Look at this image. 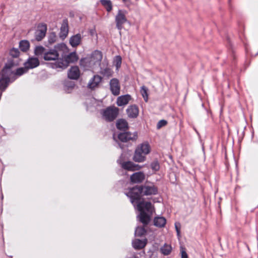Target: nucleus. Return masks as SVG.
Masks as SVG:
<instances>
[{"label": "nucleus", "instance_id": "obj_1", "mask_svg": "<svg viewBox=\"0 0 258 258\" xmlns=\"http://www.w3.org/2000/svg\"><path fill=\"white\" fill-rule=\"evenodd\" d=\"M136 206L140 212L139 215L137 216L138 219L144 226L148 225L153 212L151 203L142 201Z\"/></svg>", "mask_w": 258, "mask_h": 258}, {"label": "nucleus", "instance_id": "obj_2", "mask_svg": "<svg viewBox=\"0 0 258 258\" xmlns=\"http://www.w3.org/2000/svg\"><path fill=\"white\" fill-rule=\"evenodd\" d=\"M102 59V52L99 50H95L90 57L82 58L80 60V65L86 68L94 69L97 66L100 65Z\"/></svg>", "mask_w": 258, "mask_h": 258}, {"label": "nucleus", "instance_id": "obj_3", "mask_svg": "<svg viewBox=\"0 0 258 258\" xmlns=\"http://www.w3.org/2000/svg\"><path fill=\"white\" fill-rule=\"evenodd\" d=\"M150 152V146L147 142L139 146L135 150L133 160L136 162H143L145 161L146 155Z\"/></svg>", "mask_w": 258, "mask_h": 258}, {"label": "nucleus", "instance_id": "obj_4", "mask_svg": "<svg viewBox=\"0 0 258 258\" xmlns=\"http://www.w3.org/2000/svg\"><path fill=\"white\" fill-rule=\"evenodd\" d=\"M68 50L67 46L63 43L58 44L54 47V49L44 53L43 58L45 60H55L58 59L59 56V51L63 52Z\"/></svg>", "mask_w": 258, "mask_h": 258}, {"label": "nucleus", "instance_id": "obj_5", "mask_svg": "<svg viewBox=\"0 0 258 258\" xmlns=\"http://www.w3.org/2000/svg\"><path fill=\"white\" fill-rule=\"evenodd\" d=\"M78 57L75 52L70 53L69 54L64 55L62 58L56 62L53 67L54 68L66 69L70 63L74 62L77 61Z\"/></svg>", "mask_w": 258, "mask_h": 258}, {"label": "nucleus", "instance_id": "obj_6", "mask_svg": "<svg viewBox=\"0 0 258 258\" xmlns=\"http://www.w3.org/2000/svg\"><path fill=\"white\" fill-rule=\"evenodd\" d=\"M142 188L141 185H136L128 188V191L125 193L127 197L130 199L131 202L135 205L138 204L143 196Z\"/></svg>", "mask_w": 258, "mask_h": 258}, {"label": "nucleus", "instance_id": "obj_7", "mask_svg": "<svg viewBox=\"0 0 258 258\" xmlns=\"http://www.w3.org/2000/svg\"><path fill=\"white\" fill-rule=\"evenodd\" d=\"M119 113V109L114 106L107 107L101 111L103 118L107 122H111L115 120Z\"/></svg>", "mask_w": 258, "mask_h": 258}, {"label": "nucleus", "instance_id": "obj_8", "mask_svg": "<svg viewBox=\"0 0 258 258\" xmlns=\"http://www.w3.org/2000/svg\"><path fill=\"white\" fill-rule=\"evenodd\" d=\"M127 12L123 10H118L115 17V22L116 28L121 31L123 28V25L127 22L126 17Z\"/></svg>", "mask_w": 258, "mask_h": 258}, {"label": "nucleus", "instance_id": "obj_9", "mask_svg": "<svg viewBox=\"0 0 258 258\" xmlns=\"http://www.w3.org/2000/svg\"><path fill=\"white\" fill-rule=\"evenodd\" d=\"M117 137L121 142L126 143L130 141H135L137 139L138 134L136 132L133 134L131 132L120 133L118 135Z\"/></svg>", "mask_w": 258, "mask_h": 258}, {"label": "nucleus", "instance_id": "obj_10", "mask_svg": "<svg viewBox=\"0 0 258 258\" xmlns=\"http://www.w3.org/2000/svg\"><path fill=\"white\" fill-rule=\"evenodd\" d=\"M47 31V25L45 23H40L37 26L35 32V39L37 41H41L45 36Z\"/></svg>", "mask_w": 258, "mask_h": 258}, {"label": "nucleus", "instance_id": "obj_11", "mask_svg": "<svg viewBox=\"0 0 258 258\" xmlns=\"http://www.w3.org/2000/svg\"><path fill=\"white\" fill-rule=\"evenodd\" d=\"M143 196L156 195L158 194V187L153 183L150 185H141Z\"/></svg>", "mask_w": 258, "mask_h": 258}, {"label": "nucleus", "instance_id": "obj_12", "mask_svg": "<svg viewBox=\"0 0 258 258\" xmlns=\"http://www.w3.org/2000/svg\"><path fill=\"white\" fill-rule=\"evenodd\" d=\"M110 89L113 95L117 96L120 94V84L119 80L116 78H113L109 82Z\"/></svg>", "mask_w": 258, "mask_h": 258}, {"label": "nucleus", "instance_id": "obj_13", "mask_svg": "<svg viewBox=\"0 0 258 258\" xmlns=\"http://www.w3.org/2000/svg\"><path fill=\"white\" fill-rule=\"evenodd\" d=\"M69 33V23L67 19L62 20L59 33V37L62 40H64Z\"/></svg>", "mask_w": 258, "mask_h": 258}, {"label": "nucleus", "instance_id": "obj_14", "mask_svg": "<svg viewBox=\"0 0 258 258\" xmlns=\"http://www.w3.org/2000/svg\"><path fill=\"white\" fill-rule=\"evenodd\" d=\"M102 78L98 75H94L88 83L87 87L91 90H94L97 88L101 82Z\"/></svg>", "mask_w": 258, "mask_h": 258}, {"label": "nucleus", "instance_id": "obj_15", "mask_svg": "<svg viewBox=\"0 0 258 258\" xmlns=\"http://www.w3.org/2000/svg\"><path fill=\"white\" fill-rule=\"evenodd\" d=\"M121 167L127 171H134L140 170L142 168V166L132 161H127L125 163H122Z\"/></svg>", "mask_w": 258, "mask_h": 258}, {"label": "nucleus", "instance_id": "obj_16", "mask_svg": "<svg viewBox=\"0 0 258 258\" xmlns=\"http://www.w3.org/2000/svg\"><path fill=\"white\" fill-rule=\"evenodd\" d=\"M145 174L141 171L135 172L130 176L131 182L134 183H140L145 179Z\"/></svg>", "mask_w": 258, "mask_h": 258}, {"label": "nucleus", "instance_id": "obj_17", "mask_svg": "<svg viewBox=\"0 0 258 258\" xmlns=\"http://www.w3.org/2000/svg\"><path fill=\"white\" fill-rule=\"evenodd\" d=\"M40 64L39 59L36 57H29L27 60L24 63V65L28 70L32 69L37 67Z\"/></svg>", "mask_w": 258, "mask_h": 258}, {"label": "nucleus", "instance_id": "obj_18", "mask_svg": "<svg viewBox=\"0 0 258 258\" xmlns=\"http://www.w3.org/2000/svg\"><path fill=\"white\" fill-rule=\"evenodd\" d=\"M80 76V72L77 66L72 67L68 72V77L72 80H77Z\"/></svg>", "mask_w": 258, "mask_h": 258}, {"label": "nucleus", "instance_id": "obj_19", "mask_svg": "<svg viewBox=\"0 0 258 258\" xmlns=\"http://www.w3.org/2000/svg\"><path fill=\"white\" fill-rule=\"evenodd\" d=\"M82 39V35L80 33H77L70 37L69 43L73 47H76L81 44Z\"/></svg>", "mask_w": 258, "mask_h": 258}, {"label": "nucleus", "instance_id": "obj_20", "mask_svg": "<svg viewBox=\"0 0 258 258\" xmlns=\"http://www.w3.org/2000/svg\"><path fill=\"white\" fill-rule=\"evenodd\" d=\"M126 113L130 118H136L139 114V109L136 105L130 106L126 109Z\"/></svg>", "mask_w": 258, "mask_h": 258}, {"label": "nucleus", "instance_id": "obj_21", "mask_svg": "<svg viewBox=\"0 0 258 258\" xmlns=\"http://www.w3.org/2000/svg\"><path fill=\"white\" fill-rule=\"evenodd\" d=\"M131 98V96L128 94L119 96L117 99L116 103L118 106L126 105Z\"/></svg>", "mask_w": 258, "mask_h": 258}, {"label": "nucleus", "instance_id": "obj_22", "mask_svg": "<svg viewBox=\"0 0 258 258\" xmlns=\"http://www.w3.org/2000/svg\"><path fill=\"white\" fill-rule=\"evenodd\" d=\"M166 223V219L163 217L157 216L154 219V225L158 227H164Z\"/></svg>", "mask_w": 258, "mask_h": 258}, {"label": "nucleus", "instance_id": "obj_23", "mask_svg": "<svg viewBox=\"0 0 258 258\" xmlns=\"http://www.w3.org/2000/svg\"><path fill=\"white\" fill-rule=\"evenodd\" d=\"M116 126L117 129L123 131H126L128 127L127 122L123 119L117 120L116 123Z\"/></svg>", "mask_w": 258, "mask_h": 258}, {"label": "nucleus", "instance_id": "obj_24", "mask_svg": "<svg viewBox=\"0 0 258 258\" xmlns=\"http://www.w3.org/2000/svg\"><path fill=\"white\" fill-rule=\"evenodd\" d=\"M132 244L135 249H141L146 246V242L140 239H137L132 242Z\"/></svg>", "mask_w": 258, "mask_h": 258}, {"label": "nucleus", "instance_id": "obj_25", "mask_svg": "<svg viewBox=\"0 0 258 258\" xmlns=\"http://www.w3.org/2000/svg\"><path fill=\"white\" fill-rule=\"evenodd\" d=\"M10 82V79L9 77H2L0 79V89L4 91L8 87Z\"/></svg>", "mask_w": 258, "mask_h": 258}, {"label": "nucleus", "instance_id": "obj_26", "mask_svg": "<svg viewBox=\"0 0 258 258\" xmlns=\"http://www.w3.org/2000/svg\"><path fill=\"white\" fill-rule=\"evenodd\" d=\"M112 71L109 68L106 67L104 69L100 68L99 73L103 77L109 78L112 75Z\"/></svg>", "mask_w": 258, "mask_h": 258}, {"label": "nucleus", "instance_id": "obj_27", "mask_svg": "<svg viewBox=\"0 0 258 258\" xmlns=\"http://www.w3.org/2000/svg\"><path fill=\"white\" fill-rule=\"evenodd\" d=\"M30 47V43L28 40H23L19 42V48L23 52L27 51Z\"/></svg>", "mask_w": 258, "mask_h": 258}, {"label": "nucleus", "instance_id": "obj_28", "mask_svg": "<svg viewBox=\"0 0 258 258\" xmlns=\"http://www.w3.org/2000/svg\"><path fill=\"white\" fill-rule=\"evenodd\" d=\"M19 62L18 61L16 62L14 59H9L5 64V67L3 69V72H5L7 70L11 69L14 66H17Z\"/></svg>", "mask_w": 258, "mask_h": 258}, {"label": "nucleus", "instance_id": "obj_29", "mask_svg": "<svg viewBox=\"0 0 258 258\" xmlns=\"http://www.w3.org/2000/svg\"><path fill=\"white\" fill-rule=\"evenodd\" d=\"M101 5L105 8L108 12H110L112 9V4L110 0H100Z\"/></svg>", "mask_w": 258, "mask_h": 258}, {"label": "nucleus", "instance_id": "obj_30", "mask_svg": "<svg viewBox=\"0 0 258 258\" xmlns=\"http://www.w3.org/2000/svg\"><path fill=\"white\" fill-rule=\"evenodd\" d=\"M161 252L165 255H167L170 253L172 250L171 245L165 244L161 249Z\"/></svg>", "mask_w": 258, "mask_h": 258}, {"label": "nucleus", "instance_id": "obj_31", "mask_svg": "<svg viewBox=\"0 0 258 258\" xmlns=\"http://www.w3.org/2000/svg\"><path fill=\"white\" fill-rule=\"evenodd\" d=\"M150 167L154 172L158 171L160 169V166L158 160L156 159L152 162L150 164Z\"/></svg>", "mask_w": 258, "mask_h": 258}, {"label": "nucleus", "instance_id": "obj_32", "mask_svg": "<svg viewBox=\"0 0 258 258\" xmlns=\"http://www.w3.org/2000/svg\"><path fill=\"white\" fill-rule=\"evenodd\" d=\"M45 48L44 47L42 46H36L34 49V54L35 55H37L38 56H39L40 55H42V54L44 55L45 52Z\"/></svg>", "mask_w": 258, "mask_h": 258}, {"label": "nucleus", "instance_id": "obj_33", "mask_svg": "<svg viewBox=\"0 0 258 258\" xmlns=\"http://www.w3.org/2000/svg\"><path fill=\"white\" fill-rule=\"evenodd\" d=\"M57 39V37L56 33L54 32L50 33L48 36V43L49 44H52L55 43Z\"/></svg>", "mask_w": 258, "mask_h": 258}, {"label": "nucleus", "instance_id": "obj_34", "mask_svg": "<svg viewBox=\"0 0 258 258\" xmlns=\"http://www.w3.org/2000/svg\"><path fill=\"white\" fill-rule=\"evenodd\" d=\"M146 233V230L144 226L138 227L135 232V234L136 236H142L145 235Z\"/></svg>", "mask_w": 258, "mask_h": 258}, {"label": "nucleus", "instance_id": "obj_35", "mask_svg": "<svg viewBox=\"0 0 258 258\" xmlns=\"http://www.w3.org/2000/svg\"><path fill=\"white\" fill-rule=\"evenodd\" d=\"M141 93L145 101L147 102L148 99V88L145 86H143L141 87Z\"/></svg>", "mask_w": 258, "mask_h": 258}, {"label": "nucleus", "instance_id": "obj_36", "mask_svg": "<svg viewBox=\"0 0 258 258\" xmlns=\"http://www.w3.org/2000/svg\"><path fill=\"white\" fill-rule=\"evenodd\" d=\"M28 71V70L27 68L24 66L23 68H20L17 69L15 72V74L16 76H21L25 73H26Z\"/></svg>", "mask_w": 258, "mask_h": 258}, {"label": "nucleus", "instance_id": "obj_37", "mask_svg": "<svg viewBox=\"0 0 258 258\" xmlns=\"http://www.w3.org/2000/svg\"><path fill=\"white\" fill-rule=\"evenodd\" d=\"M19 49L13 48L10 50V55L13 58H17L20 55Z\"/></svg>", "mask_w": 258, "mask_h": 258}, {"label": "nucleus", "instance_id": "obj_38", "mask_svg": "<svg viewBox=\"0 0 258 258\" xmlns=\"http://www.w3.org/2000/svg\"><path fill=\"white\" fill-rule=\"evenodd\" d=\"M125 156L123 154H121L119 158L117 160V163L119 164L121 167L122 165V163H125Z\"/></svg>", "mask_w": 258, "mask_h": 258}, {"label": "nucleus", "instance_id": "obj_39", "mask_svg": "<svg viewBox=\"0 0 258 258\" xmlns=\"http://www.w3.org/2000/svg\"><path fill=\"white\" fill-rule=\"evenodd\" d=\"M74 87L75 83L73 82H67L64 84L65 89L67 88L68 90L73 89Z\"/></svg>", "mask_w": 258, "mask_h": 258}, {"label": "nucleus", "instance_id": "obj_40", "mask_svg": "<svg viewBox=\"0 0 258 258\" xmlns=\"http://www.w3.org/2000/svg\"><path fill=\"white\" fill-rule=\"evenodd\" d=\"M167 124V121L165 120H160L157 124V128L159 129L163 126H165Z\"/></svg>", "mask_w": 258, "mask_h": 258}, {"label": "nucleus", "instance_id": "obj_41", "mask_svg": "<svg viewBox=\"0 0 258 258\" xmlns=\"http://www.w3.org/2000/svg\"><path fill=\"white\" fill-rule=\"evenodd\" d=\"M181 258H188L187 254L185 251V249L183 246L180 247Z\"/></svg>", "mask_w": 258, "mask_h": 258}, {"label": "nucleus", "instance_id": "obj_42", "mask_svg": "<svg viewBox=\"0 0 258 258\" xmlns=\"http://www.w3.org/2000/svg\"><path fill=\"white\" fill-rule=\"evenodd\" d=\"M116 67L117 68H118L120 67L121 64V57L119 55H117L116 56Z\"/></svg>", "mask_w": 258, "mask_h": 258}, {"label": "nucleus", "instance_id": "obj_43", "mask_svg": "<svg viewBox=\"0 0 258 258\" xmlns=\"http://www.w3.org/2000/svg\"><path fill=\"white\" fill-rule=\"evenodd\" d=\"M175 228L176 231V232L179 233V231L180 230V224L179 223H175Z\"/></svg>", "mask_w": 258, "mask_h": 258}, {"label": "nucleus", "instance_id": "obj_44", "mask_svg": "<svg viewBox=\"0 0 258 258\" xmlns=\"http://www.w3.org/2000/svg\"><path fill=\"white\" fill-rule=\"evenodd\" d=\"M122 2L124 3H127L130 2V0H122Z\"/></svg>", "mask_w": 258, "mask_h": 258}, {"label": "nucleus", "instance_id": "obj_45", "mask_svg": "<svg viewBox=\"0 0 258 258\" xmlns=\"http://www.w3.org/2000/svg\"><path fill=\"white\" fill-rule=\"evenodd\" d=\"M180 230L179 231V233L178 232H177V235L178 236H180Z\"/></svg>", "mask_w": 258, "mask_h": 258}]
</instances>
